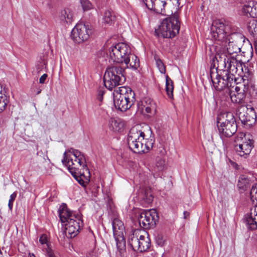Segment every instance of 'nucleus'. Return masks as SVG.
I'll list each match as a JSON object with an SVG mask.
<instances>
[{
  "label": "nucleus",
  "instance_id": "nucleus-9",
  "mask_svg": "<svg viewBox=\"0 0 257 257\" xmlns=\"http://www.w3.org/2000/svg\"><path fill=\"white\" fill-rule=\"evenodd\" d=\"M128 243L133 250L142 252L150 248L151 239L147 233L141 235L139 231L134 230L128 235Z\"/></svg>",
  "mask_w": 257,
  "mask_h": 257
},
{
  "label": "nucleus",
  "instance_id": "nucleus-40",
  "mask_svg": "<svg viewBox=\"0 0 257 257\" xmlns=\"http://www.w3.org/2000/svg\"><path fill=\"white\" fill-rule=\"evenodd\" d=\"M40 242L42 244H48L47 243V237L46 234H42L39 238Z\"/></svg>",
  "mask_w": 257,
  "mask_h": 257
},
{
  "label": "nucleus",
  "instance_id": "nucleus-18",
  "mask_svg": "<svg viewBox=\"0 0 257 257\" xmlns=\"http://www.w3.org/2000/svg\"><path fill=\"white\" fill-rule=\"evenodd\" d=\"M166 0H153L152 4H149L150 9L156 13L165 15V8L166 5Z\"/></svg>",
  "mask_w": 257,
  "mask_h": 257
},
{
  "label": "nucleus",
  "instance_id": "nucleus-10",
  "mask_svg": "<svg viewBox=\"0 0 257 257\" xmlns=\"http://www.w3.org/2000/svg\"><path fill=\"white\" fill-rule=\"evenodd\" d=\"M225 118L222 122L218 120L217 122L219 134L222 139L231 137L236 132L237 128L235 118L232 112H227Z\"/></svg>",
  "mask_w": 257,
  "mask_h": 257
},
{
  "label": "nucleus",
  "instance_id": "nucleus-1",
  "mask_svg": "<svg viewBox=\"0 0 257 257\" xmlns=\"http://www.w3.org/2000/svg\"><path fill=\"white\" fill-rule=\"evenodd\" d=\"M211 30L212 37L215 41L221 42L223 51H225L226 47V50L230 54L240 52L243 36L240 33L231 32L230 23L222 20L215 21Z\"/></svg>",
  "mask_w": 257,
  "mask_h": 257
},
{
  "label": "nucleus",
  "instance_id": "nucleus-43",
  "mask_svg": "<svg viewBox=\"0 0 257 257\" xmlns=\"http://www.w3.org/2000/svg\"><path fill=\"white\" fill-rule=\"evenodd\" d=\"M104 94V91L102 90H99L97 98L99 100L101 101L103 98V95Z\"/></svg>",
  "mask_w": 257,
  "mask_h": 257
},
{
  "label": "nucleus",
  "instance_id": "nucleus-27",
  "mask_svg": "<svg viewBox=\"0 0 257 257\" xmlns=\"http://www.w3.org/2000/svg\"><path fill=\"white\" fill-rule=\"evenodd\" d=\"M253 215L257 216V206L251 209L250 216L247 219V223L253 225L252 227L255 228L257 227V221L255 217H252Z\"/></svg>",
  "mask_w": 257,
  "mask_h": 257
},
{
  "label": "nucleus",
  "instance_id": "nucleus-33",
  "mask_svg": "<svg viewBox=\"0 0 257 257\" xmlns=\"http://www.w3.org/2000/svg\"><path fill=\"white\" fill-rule=\"evenodd\" d=\"M84 11H88L93 8L92 3L89 0H79Z\"/></svg>",
  "mask_w": 257,
  "mask_h": 257
},
{
  "label": "nucleus",
  "instance_id": "nucleus-23",
  "mask_svg": "<svg viewBox=\"0 0 257 257\" xmlns=\"http://www.w3.org/2000/svg\"><path fill=\"white\" fill-rule=\"evenodd\" d=\"M109 128L115 132H121L123 130L124 123L119 119L111 118L109 121Z\"/></svg>",
  "mask_w": 257,
  "mask_h": 257
},
{
  "label": "nucleus",
  "instance_id": "nucleus-12",
  "mask_svg": "<svg viewBox=\"0 0 257 257\" xmlns=\"http://www.w3.org/2000/svg\"><path fill=\"white\" fill-rule=\"evenodd\" d=\"M69 152L71 153L73 155L75 159H73L68 157L66 152H65L63 154V158L62 160V162L64 165L67 166L68 168H71L73 167L74 164H75L74 166L76 168V170H79V167H81L83 169L88 170L85 158L80 151L71 148L69 150Z\"/></svg>",
  "mask_w": 257,
  "mask_h": 257
},
{
  "label": "nucleus",
  "instance_id": "nucleus-21",
  "mask_svg": "<svg viewBox=\"0 0 257 257\" xmlns=\"http://www.w3.org/2000/svg\"><path fill=\"white\" fill-rule=\"evenodd\" d=\"M114 236L123 234L124 227L123 222L118 218H114L112 222Z\"/></svg>",
  "mask_w": 257,
  "mask_h": 257
},
{
  "label": "nucleus",
  "instance_id": "nucleus-41",
  "mask_svg": "<svg viewBox=\"0 0 257 257\" xmlns=\"http://www.w3.org/2000/svg\"><path fill=\"white\" fill-rule=\"evenodd\" d=\"M48 77V75L47 74H44L40 78L39 82L41 84H44L45 82V81Z\"/></svg>",
  "mask_w": 257,
  "mask_h": 257
},
{
  "label": "nucleus",
  "instance_id": "nucleus-46",
  "mask_svg": "<svg viewBox=\"0 0 257 257\" xmlns=\"http://www.w3.org/2000/svg\"><path fill=\"white\" fill-rule=\"evenodd\" d=\"M184 218H187V216L189 215V213L186 211L184 212Z\"/></svg>",
  "mask_w": 257,
  "mask_h": 257
},
{
  "label": "nucleus",
  "instance_id": "nucleus-24",
  "mask_svg": "<svg viewBox=\"0 0 257 257\" xmlns=\"http://www.w3.org/2000/svg\"><path fill=\"white\" fill-rule=\"evenodd\" d=\"M8 103L9 99L5 88L0 85V113L5 110Z\"/></svg>",
  "mask_w": 257,
  "mask_h": 257
},
{
  "label": "nucleus",
  "instance_id": "nucleus-44",
  "mask_svg": "<svg viewBox=\"0 0 257 257\" xmlns=\"http://www.w3.org/2000/svg\"><path fill=\"white\" fill-rule=\"evenodd\" d=\"M153 0H143V3L145 4L146 7L149 9L150 6H149V4L152 3Z\"/></svg>",
  "mask_w": 257,
  "mask_h": 257
},
{
  "label": "nucleus",
  "instance_id": "nucleus-52",
  "mask_svg": "<svg viewBox=\"0 0 257 257\" xmlns=\"http://www.w3.org/2000/svg\"><path fill=\"white\" fill-rule=\"evenodd\" d=\"M241 136H243V134H241ZM243 136H244V137H245V136H244V135H243Z\"/></svg>",
  "mask_w": 257,
  "mask_h": 257
},
{
  "label": "nucleus",
  "instance_id": "nucleus-16",
  "mask_svg": "<svg viewBox=\"0 0 257 257\" xmlns=\"http://www.w3.org/2000/svg\"><path fill=\"white\" fill-rule=\"evenodd\" d=\"M253 143L254 141L252 140L248 139L247 141L236 145L235 149L237 154L244 158H247L253 147Z\"/></svg>",
  "mask_w": 257,
  "mask_h": 257
},
{
  "label": "nucleus",
  "instance_id": "nucleus-51",
  "mask_svg": "<svg viewBox=\"0 0 257 257\" xmlns=\"http://www.w3.org/2000/svg\"><path fill=\"white\" fill-rule=\"evenodd\" d=\"M237 141H238V137L236 138V140H235V142H237Z\"/></svg>",
  "mask_w": 257,
  "mask_h": 257
},
{
  "label": "nucleus",
  "instance_id": "nucleus-4",
  "mask_svg": "<svg viewBox=\"0 0 257 257\" xmlns=\"http://www.w3.org/2000/svg\"><path fill=\"white\" fill-rule=\"evenodd\" d=\"M144 132L136 127H132L127 136V144L131 151L134 153L142 154L148 152L152 149L155 143L153 138L145 140Z\"/></svg>",
  "mask_w": 257,
  "mask_h": 257
},
{
  "label": "nucleus",
  "instance_id": "nucleus-13",
  "mask_svg": "<svg viewBox=\"0 0 257 257\" xmlns=\"http://www.w3.org/2000/svg\"><path fill=\"white\" fill-rule=\"evenodd\" d=\"M159 220L156 210H143L138 216V221L141 227L145 229L153 228Z\"/></svg>",
  "mask_w": 257,
  "mask_h": 257
},
{
  "label": "nucleus",
  "instance_id": "nucleus-19",
  "mask_svg": "<svg viewBox=\"0 0 257 257\" xmlns=\"http://www.w3.org/2000/svg\"><path fill=\"white\" fill-rule=\"evenodd\" d=\"M61 23L63 24H70L73 21V14L71 10L68 8L62 10L59 16Z\"/></svg>",
  "mask_w": 257,
  "mask_h": 257
},
{
  "label": "nucleus",
  "instance_id": "nucleus-29",
  "mask_svg": "<svg viewBox=\"0 0 257 257\" xmlns=\"http://www.w3.org/2000/svg\"><path fill=\"white\" fill-rule=\"evenodd\" d=\"M116 241V244L117 249L119 251L123 250L125 247V241L123 234L120 236H114Z\"/></svg>",
  "mask_w": 257,
  "mask_h": 257
},
{
  "label": "nucleus",
  "instance_id": "nucleus-2",
  "mask_svg": "<svg viewBox=\"0 0 257 257\" xmlns=\"http://www.w3.org/2000/svg\"><path fill=\"white\" fill-rule=\"evenodd\" d=\"M60 220L65 225V232L68 237H74L83 226L81 216L71 211L65 203H62L58 209Z\"/></svg>",
  "mask_w": 257,
  "mask_h": 257
},
{
  "label": "nucleus",
  "instance_id": "nucleus-15",
  "mask_svg": "<svg viewBox=\"0 0 257 257\" xmlns=\"http://www.w3.org/2000/svg\"><path fill=\"white\" fill-rule=\"evenodd\" d=\"M238 116L241 123L250 128L256 122V112L252 107H240L238 110Z\"/></svg>",
  "mask_w": 257,
  "mask_h": 257
},
{
  "label": "nucleus",
  "instance_id": "nucleus-45",
  "mask_svg": "<svg viewBox=\"0 0 257 257\" xmlns=\"http://www.w3.org/2000/svg\"><path fill=\"white\" fill-rule=\"evenodd\" d=\"M235 91L236 92V93H237L238 92H240L242 91V90H241L240 87L239 86H236L235 87Z\"/></svg>",
  "mask_w": 257,
  "mask_h": 257
},
{
  "label": "nucleus",
  "instance_id": "nucleus-49",
  "mask_svg": "<svg viewBox=\"0 0 257 257\" xmlns=\"http://www.w3.org/2000/svg\"><path fill=\"white\" fill-rule=\"evenodd\" d=\"M250 51L251 53H252V46L251 45H250Z\"/></svg>",
  "mask_w": 257,
  "mask_h": 257
},
{
  "label": "nucleus",
  "instance_id": "nucleus-11",
  "mask_svg": "<svg viewBox=\"0 0 257 257\" xmlns=\"http://www.w3.org/2000/svg\"><path fill=\"white\" fill-rule=\"evenodd\" d=\"M215 58L218 63V67L223 66L225 71L229 73L234 75L238 69L242 70V64L232 57H227L224 52L223 53L217 51Z\"/></svg>",
  "mask_w": 257,
  "mask_h": 257
},
{
  "label": "nucleus",
  "instance_id": "nucleus-17",
  "mask_svg": "<svg viewBox=\"0 0 257 257\" xmlns=\"http://www.w3.org/2000/svg\"><path fill=\"white\" fill-rule=\"evenodd\" d=\"M241 80L243 82L244 91L246 92V95L251 99H256L257 86L245 75L242 77Z\"/></svg>",
  "mask_w": 257,
  "mask_h": 257
},
{
  "label": "nucleus",
  "instance_id": "nucleus-28",
  "mask_svg": "<svg viewBox=\"0 0 257 257\" xmlns=\"http://www.w3.org/2000/svg\"><path fill=\"white\" fill-rule=\"evenodd\" d=\"M247 29L254 37H257V20H250L248 23Z\"/></svg>",
  "mask_w": 257,
  "mask_h": 257
},
{
  "label": "nucleus",
  "instance_id": "nucleus-22",
  "mask_svg": "<svg viewBox=\"0 0 257 257\" xmlns=\"http://www.w3.org/2000/svg\"><path fill=\"white\" fill-rule=\"evenodd\" d=\"M251 179L247 175H240L238 178L237 186L239 190L245 191L250 186Z\"/></svg>",
  "mask_w": 257,
  "mask_h": 257
},
{
  "label": "nucleus",
  "instance_id": "nucleus-30",
  "mask_svg": "<svg viewBox=\"0 0 257 257\" xmlns=\"http://www.w3.org/2000/svg\"><path fill=\"white\" fill-rule=\"evenodd\" d=\"M104 23L111 25L115 21V16L112 14L110 10L105 11L103 16Z\"/></svg>",
  "mask_w": 257,
  "mask_h": 257
},
{
  "label": "nucleus",
  "instance_id": "nucleus-26",
  "mask_svg": "<svg viewBox=\"0 0 257 257\" xmlns=\"http://www.w3.org/2000/svg\"><path fill=\"white\" fill-rule=\"evenodd\" d=\"M173 82L168 75H166V91L168 97L173 98Z\"/></svg>",
  "mask_w": 257,
  "mask_h": 257
},
{
  "label": "nucleus",
  "instance_id": "nucleus-50",
  "mask_svg": "<svg viewBox=\"0 0 257 257\" xmlns=\"http://www.w3.org/2000/svg\"><path fill=\"white\" fill-rule=\"evenodd\" d=\"M41 90H40L39 91H38L37 92V94H40V93H41Z\"/></svg>",
  "mask_w": 257,
  "mask_h": 257
},
{
  "label": "nucleus",
  "instance_id": "nucleus-34",
  "mask_svg": "<svg viewBox=\"0 0 257 257\" xmlns=\"http://www.w3.org/2000/svg\"><path fill=\"white\" fill-rule=\"evenodd\" d=\"M246 96V93L244 91V87L243 86L242 91L237 93L236 95H235V97H236L238 99V100L237 99L235 100L236 102L242 103V102L244 100Z\"/></svg>",
  "mask_w": 257,
  "mask_h": 257
},
{
  "label": "nucleus",
  "instance_id": "nucleus-7",
  "mask_svg": "<svg viewBox=\"0 0 257 257\" xmlns=\"http://www.w3.org/2000/svg\"><path fill=\"white\" fill-rule=\"evenodd\" d=\"M135 101V93L130 87H120L114 94V105L116 108L121 111L130 109Z\"/></svg>",
  "mask_w": 257,
  "mask_h": 257
},
{
  "label": "nucleus",
  "instance_id": "nucleus-20",
  "mask_svg": "<svg viewBox=\"0 0 257 257\" xmlns=\"http://www.w3.org/2000/svg\"><path fill=\"white\" fill-rule=\"evenodd\" d=\"M243 13L250 17L257 18V2H250L242 8Z\"/></svg>",
  "mask_w": 257,
  "mask_h": 257
},
{
  "label": "nucleus",
  "instance_id": "nucleus-42",
  "mask_svg": "<svg viewBox=\"0 0 257 257\" xmlns=\"http://www.w3.org/2000/svg\"><path fill=\"white\" fill-rule=\"evenodd\" d=\"M76 180L82 186H85L86 182L84 181L81 176L80 177H77V178H76Z\"/></svg>",
  "mask_w": 257,
  "mask_h": 257
},
{
  "label": "nucleus",
  "instance_id": "nucleus-8",
  "mask_svg": "<svg viewBox=\"0 0 257 257\" xmlns=\"http://www.w3.org/2000/svg\"><path fill=\"white\" fill-rule=\"evenodd\" d=\"M180 24L179 16L174 14L163 20L159 27V31L163 38H172L179 33Z\"/></svg>",
  "mask_w": 257,
  "mask_h": 257
},
{
  "label": "nucleus",
  "instance_id": "nucleus-39",
  "mask_svg": "<svg viewBox=\"0 0 257 257\" xmlns=\"http://www.w3.org/2000/svg\"><path fill=\"white\" fill-rule=\"evenodd\" d=\"M156 242L157 243L161 246H163L164 244L165 240L163 239V237L162 235H158L156 237Z\"/></svg>",
  "mask_w": 257,
  "mask_h": 257
},
{
  "label": "nucleus",
  "instance_id": "nucleus-47",
  "mask_svg": "<svg viewBox=\"0 0 257 257\" xmlns=\"http://www.w3.org/2000/svg\"><path fill=\"white\" fill-rule=\"evenodd\" d=\"M254 46L255 53L257 54V40L254 42Z\"/></svg>",
  "mask_w": 257,
  "mask_h": 257
},
{
  "label": "nucleus",
  "instance_id": "nucleus-48",
  "mask_svg": "<svg viewBox=\"0 0 257 257\" xmlns=\"http://www.w3.org/2000/svg\"><path fill=\"white\" fill-rule=\"evenodd\" d=\"M28 257H36V256L34 253L29 252L28 253Z\"/></svg>",
  "mask_w": 257,
  "mask_h": 257
},
{
  "label": "nucleus",
  "instance_id": "nucleus-32",
  "mask_svg": "<svg viewBox=\"0 0 257 257\" xmlns=\"http://www.w3.org/2000/svg\"><path fill=\"white\" fill-rule=\"evenodd\" d=\"M154 59L156 61V65L160 72L162 74H165L166 73V67L163 61L157 55L155 56Z\"/></svg>",
  "mask_w": 257,
  "mask_h": 257
},
{
  "label": "nucleus",
  "instance_id": "nucleus-6",
  "mask_svg": "<svg viewBox=\"0 0 257 257\" xmlns=\"http://www.w3.org/2000/svg\"><path fill=\"white\" fill-rule=\"evenodd\" d=\"M210 75L213 85L216 90L221 91L225 88L233 87L236 82L234 75L224 69H216L214 72L211 68Z\"/></svg>",
  "mask_w": 257,
  "mask_h": 257
},
{
  "label": "nucleus",
  "instance_id": "nucleus-14",
  "mask_svg": "<svg viewBox=\"0 0 257 257\" xmlns=\"http://www.w3.org/2000/svg\"><path fill=\"white\" fill-rule=\"evenodd\" d=\"M92 33V30L88 28V26L78 24L72 29L71 37L75 43L80 44L88 40Z\"/></svg>",
  "mask_w": 257,
  "mask_h": 257
},
{
  "label": "nucleus",
  "instance_id": "nucleus-31",
  "mask_svg": "<svg viewBox=\"0 0 257 257\" xmlns=\"http://www.w3.org/2000/svg\"><path fill=\"white\" fill-rule=\"evenodd\" d=\"M154 196L150 189H146L144 190L143 199L147 204L152 203L153 200Z\"/></svg>",
  "mask_w": 257,
  "mask_h": 257
},
{
  "label": "nucleus",
  "instance_id": "nucleus-37",
  "mask_svg": "<svg viewBox=\"0 0 257 257\" xmlns=\"http://www.w3.org/2000/svg\"><path fill=\"white\" fill-rule=\"evenodd\" d=\"M16 197H17V193L16 192H14L10 196V199H9V201L8 206H9L10 210H12L13 209V202H14V200H15Z\"/></svg>",
  "mask_w": 257,
  "mask_h": 257
},
{
  "label": "nucleus",
  "instance_id": "nucleus-5",
  "mask_svg": "<svg viewBox=\"0 0 257 257\" xmlns=\"http://www.w3.org/2000/svg\"><path fill=\"white\" fill-rule=\"evenodd\" d=\"M114 64L107 68L103 78L104 85L109 90L123 84L126 80L125 68L119 64Z\"/></svg>",
  "mask_w": 257,
  "mask_h": 257
},
{
  "label": "nucleus",
  "instance_id": "nucleus-3",
  "mask_svg": "<svg viewBox=\"0 0 257 257\" xmlns=\"http://www.w3.org/2000/svg\"><path fill=\"white\" fill-rule=\"evenodd\" d=\"M110 59L117 63L124 62L126 68L137 70L140 66L138 57L131 53L130 47L125 43H119L109 49Z\"/></svg>",
  "mask_w": 257,
  "mask_h": 257
},
{
  "label": "nucleus",
  "instance_id": "nucleus-35",
  "mask_svg": "<svg viewBox=\"0 0 257 257\" xmlns=\"http://www.w3.org/2000/svg\"><path fill=\"white\" fill-rule=\"evenodd\" d=\"M156 161L157 167L160 170L163 169L165 165V160L161 157H157Z\"/></svg>",
  "mask_w": 257,
  "mask_h": 257
},
{
  "label": "nucleus",
  "instance_id": "nucleus-25",
  "mask_svg": "<svg viewBox=\"0 0 257 257\" xmlns=\"http://www.w3.org/2000/svg\"><path fill=\"white\" fill-rule=\"evenodd\" d=\"M143 109H145L147 113H151L152 109L155 108V103L152 99L148 97L144 98L141 101Z\"/></svg>",
  "mask_w": 257,
  "mask_h": 257
},
{
  "label": "nucleus",
  "instance_id": "nucleus-36",
  "mask_svg": "<svg viewBox=\"0 0 257 257\" xmlns=\"http://www.w3.org/2000/svg\"><path fill=\"white\" fill-rule=\"evenodd\" d=\"M46 255L47 257H56L54 250L50 246L49 244H47V248L45 249Z\"/></svg>",
  "mask_w": 257,
  "mask_h": 257
},
{
  "label": "nucleus",
  "instance_id": "nucleus-38",
  "mask_svg": "<svg viewBox=\"0 0 257 257\" xmlns=\"http://www.w3.org/2000/svg\"><path fill=\"white\" fill-rule=\"evenodd\" d=\"M74 165L75 164H73V167L71 168H68V169L70 173L74 177V178L76 180V178H77V177H80V176H79L78 173V170H76V168L74 166H75Z\"/></svg>",
  "mask_w": 257,
  "mask_h": 257
}]
</instances>
